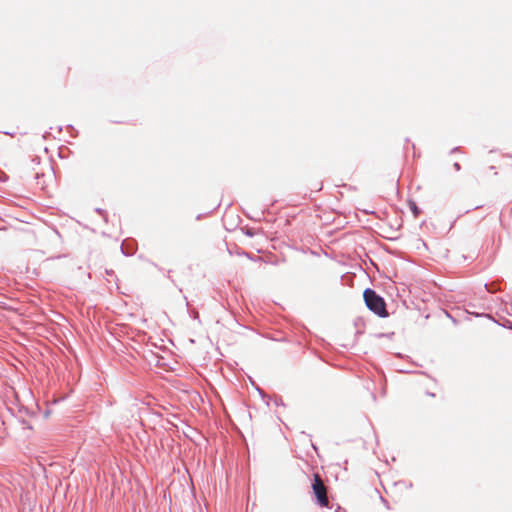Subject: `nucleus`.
Here are the masks:
<instances>
[{
  "mask_svg": "<svg viewBox=\"0 0 512 512\" xmlns=\"http://www.w3.org/2000/svg\"><path fill=\"white\" fill-rule=\"evenodd\" d=\"M363 297L367 307L375 314L385 317L387 316L386 305L382 297L376 294L372 289H366Z\"/></svg>",
  "mask_w": 512,
  "mask_h": 512,
  "instance_id": "f257e3e1",
  "label": "nucleus"
},
{
  "mask_svg": "<svg viewBox=\"0 0 512 512\" xmlns=\"http://www.w3.org/2000/svg\"><path fill=\"white\" fill-rule=\"evenodd\" d=\"M312 491L316 497L317 503L321 507H329L330 502L327 495V487L319 473L313 474Z\"/></svg>",
  "mask_w": 512,
  "mask_h": 512,
  "instance_id": "f03ea898",
  "label": "nucleus"
},
{
  "mask_svg": "<svg viewBox=\"0 0 512 512\" xmlns=\"http://www.w3.org/2000/svg\"><path fill=\"white\" fill-rule=\"evenodd\" d=\"M409 208L413 213L414 217H418L419 214L421 213L420 209L417 207L414 201H409Z\"/></svg>",
  "mask_w": 512,
  "mask_h": 512,
  "instance_id": "7ed1b4c3",
  "label": "nucleus"
},
{
  "mask_svg": "<svg viewBox=\"0 0 512 512\" xmlns=\"http://www.w3.org/2000/svg\"><path fill=\"white\" fill-rule=\"evenodd\" d=\"M454 168H455L456 171H459L460 170L459 163H454Z\"/></svg>",
  "mask_w": 512,
  "mask_h": 512,
  "instance_id": "20e7f679",
  "label": "nucleus"
}]
</instances>
